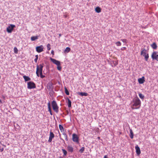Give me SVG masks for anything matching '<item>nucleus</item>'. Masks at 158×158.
Wrapping results in <instances>:
<instances>
[{
  "label": "nucleus",
  "instance_id": "obj_1",
  "mask_svg": "<svg viewBox=\"0 0 158 158\" xmlns=\"http://www.w3.org/2000/svg\"><path fill=\"white\" fill-rule=\"evenodd\" d=\"M132 102L133 104L131 106L132 109H137L140 108L141 105V102L137 97L133 99Z\"/></svg>",
  "mask_w": 158,
  "mask_h": 158
},
{
  "label": "nucleus",
  "instance_id": "obj_2",
  "mask_svg": "<svg viewBox=\"0 0 158 158\" xmlns=\"http://www.w3.org/2000/svg\"><path fill=\"white\" fill-rule=\"evenodd\" d=\"M43 64H40L37 66L36 73L38 77L40 76V77L43 78L45 77L44 75L42 74L43 68L44 67Z\"/></svg>",
  "mask_w": 158,
  "mask_h": 158
},
{
  "label": "nucleus",
  "instance_id": "obj_3",
  "mask_svg": "<svg viewBox=\"0 0 158 158\" xmlns=\"http://www.w3.org/2000/svg\"><path fill=\"white\" fill-rule=\"evenodd\" d=\"M50 60L54 64L57 65V69L58 70L61 71V67L60 66V61L52 58H50Z\"/></svg>",
  "mask_w": 158,
  "mask_h": 158
},
{
  "label": "nucleus",
  "instance_id": "obj_4",
  "mask_svg": "<svg viewBox=\"0 0 158 158\" xmlns=\"http://www.w3.org/2000/svg\"><path fill=\"white\" fill-rule=\"evenodd\" d=\"M52 105L53 110L56 113H58L59 111V107L56 102L53 101L52 102Z\"/></svg>",
  "mask_w": 158,
  "mask_h": 158
},
{
  "label": "nucleus",
  "instance_id": "obj_5",
  "mask_svg": "<svg viewBox=\"0 0 158 158\" xmlns=\"http://www.w3.org/2000/svg\"><path fill=\"white\" fill-rule=\"evenodd\" d=\"M151 57L153 60L158 61V53L156 51H154L151 55Z\"/></svg>",
  "mask_w": 158,
  "mask_h": 158
},
{
  "label": "nucleus",
  "instance_id": "obj_6",
  "mask_svg": "<svg viewBox=\"0 0 158 158\" xmlns=\"http://www.w3.org/2000/svg\"><path fill=\"white\" fill-rule=\"evenodd\" d=\"M15 27V26L14 24H10L9 26L7 27L6 31L9 33H10L12 31L13 29Z\"/></svg>",
  "mask_w": 158,
  "mask_h": 158
},
{
  "label": "nucleus",
  "instance_id": "obj_7",
  "mask_svg": "<svg viewBox=\"0 0 158 158\" xmlns=\"http://www.w3.org/2000/svg\"><path fill=\"white\" fill-rule=\"evenodd\" d=\"M35 84L33 82H29L27 83V88L28 89H31L35 88Z\"/></svg>",
  "mask_w": 158,
  "mask_h": 158
},
{
  "label": "nucleus",
  "instance_id": "obj_8",
  "mask_svg": "<svg viewBox=\"0 0 158 158\" xmlns=\"http://www.w3.org/2000/svg\"><path fill=\"white\" fill-rule=\"evenodd\" d=\"M72 136V139L73 141L77 143H79V138L78 137L77 135L75 134H73Z\"/></svg>",
  "mask_w": 158,
  "mask_h": 158
},
{
  "label": "nucleus",
  "instance_id": "obj_9",
  "mask_svg": "<svg viewBox=\"0 0 158 158\" xmlns=\"http://www.w3.org/2000/svg\"><path fill=\"white\" fill-rule=\"evenodd\" d=\"M44 47L42 45L37 46L36 47V50L38 53H40L44 51Z\"/></svg>",
  "mask_w": 158,
  "mask_h": 158
},
{
  "label": "nucleus",
  "instance_id": "obj_10",
  "mask_svg": "<svg viewBox=\"0 0 158 158\" xmlns=\"http://www.w3.org/2000/svg\"><path fill=\"white\" fill-rule=\"evenodd\" d=\"M54 137L55 135L54 133L52 131H50L48 142L49 143H51L52 142L53 138Z\"/></svg>",
  "mask_w": 158,
  "mask_h": 158
},
{
  "label": "nucleus",
  "instance_id": "obj_11",
  "mask_svg": "<svg viewBox=\"0 0 158 158\" xmlns=\"http://www.w3.org/2000/svg\"><path fill=\"white\" fill-rule=\"evenodd\" d=\"M138 81L139 84H142L145 81V77H142L141 78H139L138 80Z\"/></svg>",
  "mask_w": 158,
  "mask_h": 158
},
{
  "label": "nucleus",
  "instance_id": "obj_12",
  "mask_svg": "<svg viewBox=\"0 0 158 158\" xmlns=\"http://www.w3.org/2000/svg\"><path fill=\"white\" fill-rule=\"evenodd\" d=\"M135 149L136 153L138 155H139L140 154L141 152L139 148L137 145L135 147Z\"/></svg>",
  "mask_w": 158,
  "mask_h": 158
},
{
  "label": "nucleus",
  "instance_id": "obj_13",
  "mask_svg": "<svg viewBox=\"0 0 158 158\" xmlns=\"http://www.w3.org/2000/svg\"><path fill=\"white\" fill-rule=\"evenodd\" d=\"M148 53H147V51L145 49H144L141 52V55H143V56H144L145 55H146L148 54Z\"/></svg>",
  "mask_w": 158,
  "mask_h": 158
},
{
  "label": "nucleus",
  "instance_id": "obj_14",
  "mask_svg": "<svg viewBox=\"0 0 158 158\" xmlns=\"http://www.w3.org/2000/svg\"><path fill=\"white\" fill-rule=\"evenodd\" d=\"M95 10L96 12L99 13L101 12L102 10L100 7L98 6L95 8Z\"/></svg>",
  "mask_w": 158,
  "mask_h": 158
},
{
  "label": "nucleus",
  "instance_id": "obj_15",
  "mask_svg": "<svg viewBox=\"0 0 158 158\" xmlns=\"http://www.w3.org/2000/svg\"><path fill=\"white\" fill-rule=\"evenodd\" d=\"M59 129L60 130L61 132L62 133L65 132L64 131V127L61 125L59 124Z\"/></svg>",
  "mask_w": 158,
  "mask_h": 158
},
{
  "label": "nucleus",
  "instance_id": "obj_16",
  "mask_svg": "<svg viewBox=\"0 0 158 158\" xmlns=\"http://www.w3.org/2000/svg\"><path fill=\"white\" fill-rule=\"evenodd\" d=\"M130 137L131 139H132L134 137V133H133L132 130L131 129H130Z\"/></svg>",
  "mask_w": 158,
  "mask_h": 158
},
{
  "label": "nucleus",
  "instance_id": "obj_17",
  "mask_svg": "<svg viewBox=\"0 0 158 158\" xmlns=\"http://www.w3.org/2000/svg\"><path fill=\"white\" fill-rule=\"evenodd\" d=\"M23 78L25 80V81H27L31 80V78L30 77L25 75L23 76Z\"/></svg>",
  "mask_w": 158,
  "mask_h": 158
},
{
  "label": "nucleus",
  "instance_id": "obj_18",
  "mask_svg": "<svg viewBox=\"0 0 158 158\" xmlns=\"http://www.w3.org/2000/svg\"><path fill=\"white\" fill-rule=\"evenodd\" d=\"M68 150L69 152H72L73 151V148L71 146H68L67 147Z\"/></svg>",
  "mask_w": 158,
  "mask_h": 158
},
{
  "label": "nucleus",
  "instance_id": "obj_19",
  "mask_svg": "<svg viewBox=\"0 0 158 158\" xmlns=\"http://www.w3.org/2000/svg\"><path fill=\"white\" fill-rule=\"evenodd\" d=\"M151 46L154 49H156L157 47V45L155 43H153V44H151Z\"/></svg>",
  "mask_w": 158,
  "mask_h": 158
},
{
  "label": "nucleus",
  "instance_id": "obj_20",
  "mask_svg": "<svg viewBox=\"0 0 158 158\" xmlns=\"http://www.w3.org/2000/svg\"><path fill=\"white\" fill-rule=\"evenodd\" d=\"M38 39V36H33L31 37V39L32 41H34L35 40H37Z\"/></svg>",
  "mask_w": 158,
  "mask_h": 158
},
{
  "label": "nucleus",
  "instance_id": "obj_21",
  "mask_svg": "<svg viewBox=\"0 0 158 158\" xmlns=\"http://www.w3.org/2000/svg\"><path fill=\"white\" fill-rule=\"evenodd\" d=\"M48 111L51 112H52L51 108V105L50 103L49 102L48 103Z\"/></svg>",
  "mask_w": 158,
  "mask_h": 158
},
{
  "label": "nucleus",
  "instance_id": "obj_22",
  "mask_svg": "<svg viewBox=\"0 0 158 158\" xmlns=\"http://www.w3.org/2000/svg\"><path fill=\"white\" fill-rule=\"evenodd\" d=\"M48 111L51 112H52L51 108V105L50 103L49 102L48 103Z\"/></svg>",
  "mask_w": 158,
  "mask_h": 158
},
{
  "label": "nucleus",
  "instance_id": "obj_23",
  "mask_svg": "<svg viewBox=\"0 0 158 158\" xmlns=\"http://www.w3.org/2000/svg\"><path fill=\"white\" fill-rule=\"evenodd\" d=\"M70 50V48L69 47H67L65 49L64 52L65 53V52H69Z\"/></svg>",
  "mask_w": 158,
  "mask_h": 158
},
{
  "label": "nucleus",
  "instance_id": "obj_24",
  "mask_svg": "<svg viewBox=\"0 0 158 158\" xmlns=\"http://www.w3.org/2000/svg\"><path fill=\"white\" fill-rule=\"evenodd\" d=\"M68 106L69 107H70L71 106V102L70 100L68 98Z\"/></svg>",
  "mask_w": 158,
  "mask_h": 158
},
{
  "label": "nucleus",
  "instance_id": "obj_25",
  "mask_svg": "<svg viewBox=\"0 0 158 158\" xmlns=\"http://www.w3.org/2000/svg\"><path fill=\"white\" fill-rule=\"evenodd\" d=\"M80 95H81L82 96H87L88 95V94L86 93H85V92H81L80 93Z\"/></svg>",
  "mask_w": 158,
  "mask_h": 158
},
{
  "label": "nucleus",
  "instance_id": "obj_26",
  "mask_svg": "<svg viewBox=\"0 0 158 158\" xmlns=\"http://www.w3.org/2000/svg\"><path fill=\"white\" fill-rule=\"evenodd\" d=\"M144 56L145 57V60L146 61H147L148 60V58H149V55H148V53L146 55H145Z\"/></svg>",
  "mask_w": 158,
  "mask_h": 158
},
{
  "label": "nucleus",
  "instance_id": "obj_27",
  "mask_svg": "<svg viewBox=\"0 0 158 158\" xmlns=\"http://www.w3.org/2000/svg\"><path fill=\"white\" fill-rule=\"evenodd\" d=\"M62 134L64 136V137L65 138V139L66 141H68V136H67V135L65 133V132L62 133Z\"/></svg>",
  "mask_w": 158,
  "mask_h": 158
},
{
  "label": "nucleus",
  "instance_id": "obj_28",
  "mask_svg": "<svg viewBox=\"0 0 158 158\" xmlns=\"http://www.w3.org/2000/svg\"><path fill=\"white\" fill-rule=\"evenodd\" d=\"M65 92L66 95H69V92L68 90V89H67V88L66 87L65 88Z\"/></svg>",
  "mask_w": 158,
  "mask_h": 158
},
{
  "label": "nucleus",
  "instance_id": "obj_29",
  "mask_svg": "<svg viewBox=\"0 0 158 158\" xmlns=\"http://www.w3.org/2000/svg\"><path fill=\"white\" fill-rule=\"evenodd\" d=\"M139 96L140 98L142 99L144 98V96L141 93H139Z\"/></svg>",
  "mask_w": 158,
  "mask_h": 158
},
{
  "label": "nucleus",
  "instance_id": "obj_30",
  "mask_svg": "<svg viewBox=\"0 0 158 158\" xmlns=\"http://www.w3.org/2000/svg\"><path fill=\"white\" fill-rule=\"evenodd\" d=\"M62 151L63 152L64 156H66L67 154V152L66 150H64V149H62Z\"/></svg>",
  "mask_w": 158,
  "mask_h": 158
},
{
  "label": "nucleus",
  "instance_id": "obj_31",
  "mask_svg": "<svg viewBox=\"0 0 158 158\" xmlns=\"http://www.w3.org/2000/svg\"><path fill=\"white\" fill-rule=\"evenodd\" d=\"M50 44H48L47 45V49L49 51L51 49Z\"/></svg>",
  "mask_w": 158,
  "mask_h": 158
},
{
  "label": "nucleus",
  "instance_id": "obj_32",
  "mask_svg": "<svg viewBox=\"0 0 158 158\" xmlns=\"http://www.w3.org/2000/svg\"><path fill=\"white\" fill-rule=\"evenodd\" d=\"M115 44L117 46H120L121 45V44L120 41L117 42L115 43Z\"/></svg>",
  "mask_w": 158,
  "mask_h": 158
},
{
  "label": "nucleus",
  "instance_id": "obj_33",
  "mask_svg": "<svg viewBox=\"0 0 158 158\" xmlns=\"http://www.w3.org/2000/svg\"><path fill=\"white\" fill-rule=\"evenodd\" d=\"M85 150V148L84 147H82L81 148L80 150V152L82 153Z\"/></svg>",
  "mask_w": 158,
  "mask_h": 158
},
{
  "label": "nucleus",
  "instance_id": "obj_34",
  "mask_svg": "<svg viewBox=\"0 0 158 158\" xmlns=\"http://www.w3.org/2000/svg\"><path fill=\"white\" fill-rule=\"evenodd\" d=\"M14 52L15 53H18V49H17V48L16 47H15L14 49Z\"/></svg>",
  "mask_w": 158,
  "mask_h": 158
},
{
  "label": "nucleus",
  "instance_id": "obj_35",
  "mask_svg": "<svg viewBox=\"0 0 158 158\" xmlns=\"http://www.w3.org/2000/svg\"><path fill=\"white\" fill-rule=\"evenodd\" d=\"M35 57V58L34 60V61L35 63H36L37 62V60L38 59V55H36Z\"/></svg>",
  "mask_w": 158,
  "mask_h": 158
},
{
  "label": "nucleus",
  "instance_id": "obj_36",
  "mask_svg": "<svg viewBox=\"0 0 158 158\" xmlns=\"http://www.w3.org/2000/svg\"><path fill=\"white\" fill-rule=\"evenodd\" d=\"M121 40L123 41V42L124 43H127V40L126 39H123Z\"/></svg>",
  "mask_w": 158,
  "mask_h": 158
},
{
  "label": "nucleus",
  "instance_id": "obj_37",
  "mask_svg": "<svg viewBox=\"0 0 158 158\" xmlns=\"http://www.w3.org/2000/svg\"><path fill=\"white\" fill-rule=\"evenodd\" d=\"M4 148H1L0 147V151L1 152H2L3 151Z\"/></svg>",
  "mask_w": 158,
  "mask_h": 158
},
{
  "label": "nucleus",
  "instance_id": "obj_38",
  "mask_svg": "<svg viewBox=\"0 0 158 158\" xmlns=\"http://www.w3.org/2000/svg\"><path fill=\"white\" fill-rule=\"evenodd\" d=\"M51 53L52 55H54V52L53 50H52V51H51Z\"/></svg>",
  "mask_w": 158,
  "mask_h": 158
},
{
  "label": "nucleus",
  "instance_id": "obj_39",
  "mask_svg": "<svg viewBox=\"0 0 158 158\" xmlns=\"http://www.w3.org/2000/svg\"><path fill=\"white\" fill-rule=\"evenodd\" d=\"M104 158H108L107 157V156L106 155H105L104 156Z\"/></svg>",
  "mask_w": 158,
  "mask_h": 158
},
{
  "label": "nucleus",
  "instance_id": "obj_40",
  "mask_svg": "<svg viewBox=\"0 0 158 158\" xmlns=\"http://www.w3.org/2000/svg\"><path fill=\"white\" fill-rule=\"evenodd\" d=\"M123 48H121V50H123V49H126V47H123Z\"/></svg>",
  "mask_w": 158,
  "mask_h": 158
},
{
  "label": "nucleus",
  "instance_id": "obj_41",
  "mask_svg": "<svg viewBox=\"0 0 158 158\" xmlns=\"http://www.w3.org/2000/svg\"><path fill=\"white\" fill-rule=\"evenodd\" d=\"M60 139L62 140H63V141H64V140H63L62 139V138H61V136H60Z\"/></svg>",
  "mask_w": 158,
  "mask_h": 158
},
{
  "label": "nucleus",
  "instance_id": "obj_42",
  "mask_svg": "<svg viewBox=\"0 0 158 158\" xmlns=\"http://www.w3.org/2000/svg\"><path fill=\"white\" fill-rule=\"evenodd\" d=\"M59 37H60L61 36V35L60 34H59Z\"/></svg>",
  "mask_w": 158,
  "mask_h": 158
},
{
  "label": "nucleus",
  "instance_id": "obj_43",
  "mask_svg": "<svg viewBox=\"0 0 158 158\" xmlns=\"http://www.w3.org/2000/svg\"><path fill=\"white\" fill-rule=\"evenodd\" d=\"M2 101L0 99V103H2Z\"/></svg>",
  "mask_w": 158,
  "mask_h": 158
},
{
  "label": "nucleus",
  "instance_id": "obj_44",
  "mask_svg": "<svg viewBox=\"0 0 158 158\" xmlns=\"http://www.w3.org/2000/svg\"><path fill=\"white\" fill-rule=\"evenodd\" d=\"M50 114L51 115H52V112H50Z\"/></svg>",
  "mask_w": 158,
  "mask_h": 158
},
{
  "label": "nucleus",
  "instance_id": "obj_45",
  "mask_svg": "<svg viewBox=\"0 0 158 158\" xmlns=\"http://www.w3.org/2000/svg\"><path fill=\"white\" fill-rule=\"evenodd\" d=\"M98 139H100V137H98Z\"/></svg>",
  "mask_w": 158,
  "mask_h": 158
}]
</instances>
